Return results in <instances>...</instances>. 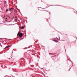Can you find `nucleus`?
I'll list each match as a JSON object with an SVG mask.
<instances>
[{
    "label": "nucleus",
    "instance_id": "nucleus-11",
    "mask_svg": "<svg viewBox=\"0 0 77 77\" xmlns=\"http://www.w3.org/2000/svg\"><path fill=\"white\" fill-rule=\"evenodd\" d=\"M31 47H32V46H31Z\"/></svg>",
    "mask_w": 77,
    "mask_h": 77
},
{
    "label": "nucleus",
    "instance_id": "nucleus-3",
    "mask_svg": "<svg viewBox=\"0 0 77 77\" xmlns=\"http://www.w3.org/2000/svg\"><path fill=\"white\" fill-rule=\"evenodd\" d=\"M15 18H15V21H16V22H17V17L16 16Z\"/></svg>",
    "mask_w": 77,
    "mask_h": 77
},
{
    "label": "nucleus",
    "instance_id": "nucleus-2",
    "mask_svg": "<svg viewBox=\"0 0 77 77\" xmlns=\"http://www.w3.org/2000/svg\"><path fill=\"white\" fill-rule=\"evenodd\" d=\"M19 36L20 37H22V36H23V34H22V33H20L19 34Z\"/></svg>",
    "mask_w": 77,
    "mask_h": 77
},
{
    "label": "nucleus",
    "instance_id": "nucleus-10",
    "mask_svg": "<svg viewBox=\"0 0 77 77\" xmlns=\"http://www.w3.org/2000/svg\"><path fill=\"white\" fill-rule=\"evenodd\" d=\"M6 19H7V18H6Z\"/></svg>",
    "mask_w": 77,
    "mask_h": 77
},
{
    "label": "nucleus",
    "instance_id": "nucleus-5",
    "mask_svg": "<svg viewBox=\"0 0 77 77\" xmlns=\"http://www.w3.org/2000/svg\"><path fill=\"white\" fill-rule=\"evenodd\" d=\"M21 29H24V26H22V27H21Z\"/></svg>",
    "mask_w": 77,
    "mask_h": 77
},
{
    "label": "nucleus",
    "instance_id": "nucleus-1",
    "mask_svg": "<svg viewBox=\"0 0 77 77\" xmlns=\"http://www.w3.org/2000/svg\"><path fill=\"white\" fill-rule=\"evenodd\" d=\"M9 11H11H11H13V10H14V9L13 8H9L8 9Z\"/></svg>",
    "mask_w": 77,
    "mask_h": 77
},
{
    "label": "nucleus",
    "instance_id": "nucleus-6",
    "mask_svg": "<svg viewBox=\"0 0 77 77\" xmlns=\"http://www.w3.org/2000/svg\"><path fill=\"white\" fill-rule=\"evenodd\" d=\"M20 32H18V33H17V36H18L19 35H20Z\"/></svg>",
    "mask_w": 77,
    "mask_h": 77
},
{
    "label": "nucleus",
    "instance_id": "nucleus-9",
    "mask_svg": "<svg viewBox=\"0 0 77 77\" xmlns=\"http://www.w3.org/2000/svg\"><path fill=\"white\" fill-rule=\"evenodd\" d=\"M1 47H2V45H1Z\"/></svg>",
    "mask_w": 77,
    "mask_h": 77
},
{
    "label": "nucleus",
    "instance_id": "nucleus-4",
    "mask_svg": "<svg viewBox=\"0 0 77 77\" xmlns=\"http://www.w3.org/2000/svg\"><path fill=\"white\" fill-rule=\"evenodd\" d=\"M10 46L8 45L5 47V48H9V47H10Z\"/></svg>",
    "mask_w": 77,
    "mask_h": 77
},
{
    "label": "nucleus",
    "instance_id": "nucleus-8",
    "mask_svg": "<svg viewBox=\"0 0 77 77\" xmlns=\"http://www.w3.org/2000/svg\"><path fill=\"white\" fill-rule=\"evenodd\" d=\"M7 11H8V9H7V10L6 11V12H7Z\"/></svg>",
    "mask_w": 77,
    "mask_h": 77
},
{
    "label": "nucleus",
    "instance_id": "nucleus-7",
    "mask_svg": "<svg viewBox=\"0 0 77 77\" xmlns=\"http://www.w3.org/2000/svg\"><path fill=\"white\" fill-rule=\"evenodd\" d=\"M46 14H50V12H46Z\"/></svg>",
    "mask_w": 77,
    "mask_h": 77
}]
</instances>
